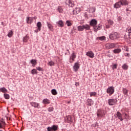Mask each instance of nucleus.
Masks as SVG:
<instances>
[{
    "mask_svg": "<svg viewBox=\"0 0 131 131\" xmlns=\"http://www.w3.org/2000/svg\"><path fill=\"white\" fill-rule=\"evenodd\" d=\"M31 63L32 64L33 66H34L35 65H36L37 62H36V60L35 59H32L31 60Z\"/></svg>",
    "mask_w": 131,
    "mask_h": 131,
    "instance_id": "27",
    "label": "nucleus"
},
{
    "mask_svg": "<svg viewBox=\"0 0 131 131\" xmlns=\"http://www.w3.org/2000/svg\"><path fill=\"white\" fill-rule=\"evenodd\" d=\"M70 101H69V102H68V104H70Z\"/></svg>",
    "mask_w": 131,
    "mask_h": 131,
    "instance_id": "57",
    "label": "nucleus"
},
{
    "mask_svg": "<svg viewBox=\"0 0 131 131\" xmlns=\"http://www.w3.org/2000/svg\"><path fill=\"white\" fill-rule=\"evenodd\" d=\"M33 19H34L35 20H36L37 19V17H36V16H35L33 17Z\"/></svg>",
    "mask_w": 131,
    "mask_h": 131,
    "instance_id": "55",
    "label": "nucleus"
},
{
    "mask_svg": "<svg viewBox=\"0 0 131 131\" xmlns=\"http://www.w3.org/2000/svg\"><path fill=\"white\" fill-rule=\"evenodd\" d=\"M37 28H38V31H40V29L41 28V23L40 22H38L37 24Z\"/></svg>",
    "mask_w": 131,
    "mask_h": 131,
    "instance_id": "23",
    "label": "nucleus"
},
{
    "mask_svg": "<svg viewBox=\"0 0 131 131\" xmlns=\"http://www.w3.org/2000/svg\"><path fill=\"white\" fill-rule=\"evenodd\" d=\"M72 15H77V14L78 13L77 12L76 9H75V10H73V11L72 12Z\"/></svg>",
    "mask_w": 131,
    "mask_h": 131,
    "instance_id": "43",
    "label": "nucleus"
},
{
    "mask_svg": "<svg viewBox=\"0 0 131 131\" xmlns=\"http://www.w3.org/2000/svg\"><path fill=\"white\" fill-rule=\"evenodd\" d=\"M106 93L108 94L110 96L114 93V87L110 86L106 90Z\"/></svg>",
    "mask_w": 131,
    "mask_h": 131,
    "instance_id": "4",
    "label": "nucleus"
},
{
    "mask_svg": "<svg viewBox=\"0 0 131 131\" xmlns=\"http://www.w3.org/2000/svg\"><path fill=\"white\" fill-rule=\"evenodd\" d=\"M47 130L48 131H53V128L52 127H48Z\"/></svg>",
    "mask_w": 131,
    "mask_h": 131,
    "instance_id": "47",
    "label": "nucleus"
},
{
    "mask_svg": "<svg viewBox=\"0 0 131 131\" xmlns=\"http://www.w3.org/2000/svg\"><path fill=\"white\" fill-rule=\"evenodd\" d=\"M121 52V49H116L113 50L114 54H119Z\"/></svg>",
    "mask_w": 131,
    "mask_h": 131,
    "instance_id": "21",
    "label": "nucleus"
},
{
    "mask_svg": "<svg viewBox=\"0 0 131 131\" xmlns=\"http://www.w3.org/2000/svg\"><path fill=\"white\" fill-rule=\"evenodd\" d=\"M124 51H125L126 52H129V49H128V48L127 46H125Z\"/></svg>",
    "mask_w": 131,
    "mask_h": 131,
    "instance_id": "48",
    "label": "nucleus"
},
{
    "mask_svg": "<svg viewBox=\"0 0 131 131\" xmlns=\"http://www.w3.org/2000/svg\"><path fill=\"white\" fill-rule=\"evenodd\" d=\"M75 58H76V54H75L74 51H73L71 56L70 57V60H72V61H70V63H72L75 60Z\"/></svg>",
    "mask_w": 131,
    "mask_h": 131,
    "instance_id": "7",
    "label": "nucleus"
},
{
    "mask_svg": "<svg viewBox=\"0 0 131 131\" xmlns=\"http://www.w3.org/2000/svg\"><path fill=\"white\" fill-rule=\"evenodd\" d=\"M122 69H123V70H127V69H128V66H127V64H126V63H124L122 67Z\"/></svg>",
    "mask_w": 131,
    "mask_h": 131,
    "instance_id": "22",
    "label": "nucleus"
},
{
    "mask_svg": "<svg viewBox=\"0 0 131 131\" xmlns=\"http://www.w3.org/2000/svg\"><path fill=\"white\" fill-rule=\"evenodd\" d=\"M2 25H4V22L2 23Z\"/></svg>",
    "mask_w": 131,
    "mask_h": 131,
    "instance_id": "56",
    "label": "nucleus"
},
{
    "mask_svg": "<svg viewBox=\"0 0 131 131\" xmlns=\"http://www.w3.org/2000/svg\"><path fill=\"white\" fill-rule=\"evenodd\" d=\"M94 28V30L95 32H97V31H98V30H100V29H101V26H95V27H93Z\"/></svg>",
    "mask_w": 131,
    "mask_h": 131,
    "instance_id": "20",
    "label": "nucleus"
},
{
    "mask_svg": "<svg viewBox=\"0 0 131 131\" xmlns=\"http://www.w3.org/2000/svg\"><path fill=\"white\" fill-rule=\"evenodd\" d=\"M48 65L52 67V66H55V62L53 61H51L48 63Z\"/></svg>",
    "mask_w": 131,
    "mask_h": 131,
    "instance_id": "33",
    "label": "nucleus"
},
{
    "mask_svg": "<svg viewBox=\"0 0 131 131\" xmlns=\"http://www.w3.org/2000/svg\"><path fill=\"white\" fill-rule=\"evenodd\" d=\"M116 47V44L114 43H107L105 44V48L107 50H110V49H114Z\"/></svg>",
    "mask_w": 131,
    "mask_h": 131,
    "instance_id": "2",
    "label": "nucleus"
},
{
    "mask_svg": "<svg viewBox=\"0 0 131 131\" xmlns=\"http://www.w3.org/2000/svg\"><path fill=\"white\" fill-rule=\"evenodd\" d=\"M0 128H3V125L2 124V123H0Z\"/></svg>",
    "mask_w": 131,
    "mask_h": 131,
    "instance_id": "53",
    "label": "nucleus"
},
{
    "mask_svg": "<svg viewBox=\"0 0 131 131\" xmlns=\"http://www.w3.org/2000/svg\"><path fill=\"white\" fill-rule=\"evenodd\" d=\"M42 102H43V104H45V105L47 104H50V100L47 98L44 99L43 100Z\"/></svg>",
    "mask_w": 131,
    "mask_h": 131,
    "instance_id": "25",
    "label": "nucleus"
},
{
    "mask_svg": "<svg viewBox=\"0 0 131 131\" xmlns=\"http://www.w3.org/2000/svg\"><path fill=\"white\" fill-rule=\"evenodd\" d=\"M30 104L31 106L34 107V108H38V106H39V103L36 102H31Z\"/></svg>",
    "mask_w": 131,
    "mask_h": 131,
    "instance_id": "14",
    "label": "nucleus"
},
{
    "mask_svg": "<svg viewBox=\"0 0 131 131\" xmlns=\"http://www.w3.org/2000/svg\"><path fill=\"white\" fill-rule=\"evenodd\" d=\"M90 95V97H95L97 95V92H91Z\"/></svg>",
    "mask_w": 131,
    "mask_h": 131,
    "instance_id": "36",
    "label": "nucleus"
},
{
    "mask_svg": "<svg viewBox=\"0 0 131 131\" xmlns=\"http://www.w3.org/2000/svg\"><path fill=\"white\" fill-rule=\"evenodd\" d=\"M87 106H92L94 104V101L92 99H88L86 102Z\"/></svg>",
    "mask_w": 131,
    "mask_h": 131,
    "instance_id": "11",
    "label": "nucleus"
},
{
    "mask_svg": "<svg viewBox=\"0 0 131 131\" xmlns=\"http://www.w3.org/2000/svg\"><path fill=\"white\" fill-rule=\"evenodd\" d=\"M66 24H67V26H72V23H71V21L69 20H67Z\"/></svg>",
    "mask_w": 131,
    "mask_h": 131,
    "instance_id": "39",
    "label": "nucleus"
},
{
    "mask_svg": "<svg viewBox=\"0 0 131 131\" xmlns=\"http://www.w3.org/2000/svg\"><path fill=\"white\" fill-rule=\"evenodd\" d=\"M28 39H29V37L27 35H26L24 38V42H27L28 41Z\"/></svg>",
    "mask_w": 131,
    "mask_h": 131,
    "instance_id": "32",
    "label": "nucleus"
},
{
    "mask_svg": "<svg viewBox=\"0 0 131 131\" xmlns=\"http://www.w3.org/2000/svg\"><path fill=\"white\" fill-rule=\"evenodd\" d=\"M52 130L53 131H57L58 130V126L56 125H53L52 126Z\"/></svg>",
    "mask_w": 131,
    "mask_h": 131,
    "instance_id": "28",
    "label": "nucleus"
},
{
    "mask_svg": "<svg viewBox=\"0 0 131 131\" xmlns=\"http://www.w3.org/2000/svg\"><path fill=\"white\" fill-rule=\"evenodd\" d=\"M128 9H126V11H128Z\"/></svg>",
    "mask_w": 131,
    "mask_h": 131,
    "instance_id": "59",
    "label": "nucleus"
},
{
    "mask_svg": "<svg viewBox=\"0 0 131 131\" xmlns=\"http://www.w3.org/2000/svg\"><path fill=\"white\" fill-rule=\"evenodd\" d=\"M77 28H78V31H83V30H84L83 25L79 26Z\"/></svg>",
    "mask_w": 131,
    "mask_h": 131,
    "instance_id": "24",
    "label": "nucleus"
},
{
    "mask_svg": "<svg viewBox=\"0 0 131 131\" xmlns=\"http://www.w3.org/2000/svg\"><path fill=\"white\" fill-rule=\"evenodd\" d=\"M56 24H58L59 27H63L64 26V23H63L62 20H59Z\"/></svg>",
    "mask_w": 131,
    "mask_h": 131,
    "instance_id": "15",
    "label": "nucleus"
},
{
    "mask_svg": "<svg viewBox=\"0 0 131 131\" xmlns=\"http://www.w3.org/2000/svg\"><path fill=\"white\" fill-rule=\"evenodd\" d=\"M110 38L112 40L118 39V38H119V34H118L117 32L112 33L110 34Z\"/></svg>",
    "mask_w": 131,
    "mask_h": 131,
    "instance_id": "1",
    "label": "nucleus"
},
{
    "mask_svg": "<svg viewBox=\"0 0 131 131\" xmlns=\"http://www.w3.org/2000/svg\"><path fill=\"white\" fill-rule=\"evenodd\" d=\"M59 13H63V8L61 6H58L57 9Z\"/></svg>",
    "mask_w": 131,
    "mask_h": 131,
    "instance_id": "30",
    "label": "nucleus"
},
{
    "mask_svg": "<svg viewBox=\"0 0 131 131\" xmlns=\"http://www.w3.org/2000/svg\"><path fill=\"white\" fill-rule=\"evenodd\" d=\"M113 21L111 20H108V24H110V25H113Z\"/></svg>",
    "mask_w": 131,
    "mask_h": 131,
    "instance_id": "49",
    "label": "nucleus"
},
{
    "mask_svg": "<svg viewBox=\"0 0 131 131\" xmlns=\"http://www.w3.org/2000/svg\"><path fill=\"white\" fill-rule=\"evenodd\" d=\"M117 103V100L116 99H109L108 100V104L111 106H112L113 105H115Z\"/></svg>",
    "mask_w": 131,
    "mask_h": 131,
    "instance_id": "8",
    "label": "nucleus"
},
{
    "mask_svg": "<svg viewBox=\"0 0 131 131\" xmlns=\"http://www.w3.org/2000/svg\"><path fill=\"white\" fill-rule=\"evenodd\" d=\"M0 123H1L2 125H6V122L3 118H2V121H0Z\"/></svg>",
    "mask_w": 131,
    "mask_h": 131,
    "instance_id": "38",
    "label": "nucleus"
},
{
    "mask_svg": "<svg viewBox=\"0 0 131 131\" xmlns=\"http://www.w3.org/2000/svg\"><path fill=\"white\" fill-rule=\"evenodd\" d=\"M37 70H38V71H43V70H42V68H40V67H36Z\"/></svg>",
    "mask_w": 131,
    "mask_h": 131,
    "instance_id": "44",
    "label": "nucleus"
},
{
    "mask_svg": "<svg viewBox=\"0 0 131 131\" xmlns=\"http://www.w3.org/2000/svg\"><path fill=\"white\" fill-rule=\"evenodd\" d=\"M4 97L5 99H7L8 100L10 99V95H9V94H5Z\"/></svg>",
    "mask_w": 131,
    "mask_h": 131,
    "instance_id": "42",
    "label": "nucleus"
},
{
    "mask_svg": "<svg viewBox=\"0 0 131 131\" xmlns=\"http://www.w3.org/2000/svg\"><path fill=\"white\" fill-rule=\"evenodd\" d=\"M0 91H1L2 93H7V92H8V90H7V89L5 88H1Z\"/></svg>",
    "mask_w": 131,
    "mask_h": 131,
    "instance_id": "34",
    "label": "nucleus"
},
{
    "mask_svg": "<svg viewBox=\"0 0 131 131\" xmlns=\"http://www.w3.org/2000/svg\"><path fill=\"white\" fill-rule=\"evenodd\" d=\"M79 67H80V64H79V62H76L75 63L73 68L74 71H75V72H77L78 69H79Z\"/></svg>",
    "mask_w": 131,
    "mask_h": 131,
    "instance_id": "6",
    "label": "nucleus"
},
{
    "mask_svg": "<svg viewBox=\"0 0 131 131\" xmlns=\"http://www.w3.org/2000/svg\"><path fill=\"white\" fill-rule=\"evenodd\" d=\"M120 2H121L122 6H126L127 5H128V2L126 0H120Z\"/></svg>",
    "mask_w": 131,
    "mask_h": 131,
    "instance_id": "18",
    "label": "nucleus"
},
{
    "mask_svg": "<svg viewBox=\"0 0 131 131\" xmlns=\"http://www.w3.org/2000/svg\"><path fill=\"white\" fill-rule=\"evenodd\" d=\"M67 52H69V50H67Z\"/></svg>",
    "mask_w": 131,
    "mask_h": 131,
    "instance_id": "58",
    "label": "nucleus"
},
{
    "mask_svg": "<svg viewBox=\"0 0 131 131\" xmlns=\"http://www.w3.org/2000/svg\"><path fill=\"white\" fill-rule=\"evenodd\" d=\"M31 73L34 75V74H37V71L36 69H33L31 71Z\"/></svg>",
    "mask_w": 131,
    "mask_h": 131,
    "instance_id": "35",
    "label": "nucleus"
},
{
    "mask_svg": "<svg viewBox=\"0 0 131 131\" xmlns=\"http://www.w3.org/2000/svg\"><path fill=\"white\" fill-rule=\"evenodd\" d=\"M97 23L98 21L97 20L93 19L90 21V25L91 26H93V27H95L96 26H97Z\"/></svg>",
    "mask_w": 131,
    "mask_h": 131,
    "instance_id": "9",
    "label": "nucleus"
},
{
    "mask_svg": "<svg viewBox=\"0 0 131 131\" xmlns=\"http://www.w3.org/2000/svg\"><path fill=\"white\" fill-rule=\"evenodd\" d=\"M128 32L129 33V34H130V33H131V28L129 29H128Z\"/></svg>",
    "mask_w": 131,
    "mask_h": 131,
    "instance_id": "51",
    "label": "nucleus"
},
{
    "mask_svg": "<svg viewBox=\"0 0 131 131\" xmlns=\"http://www.w3.org/2000/svg\"><path fill=\"white\" fill-rule=\"evenodd\" d=\"M66 5H69V7H71V8H73L74 7V2L71 1V0H68L66 2Z\"/></svg>",
    "mask_w": 131,
    "mask_h": 131,
    "instance_id": "5",
    "label": "nucleus"
},
{
    "mask_svg": "<svg viewBox=\"0 0 131 131\" xmlns=\"http://www.w3.org/2000/svg\"><path fill=\"white\" fill-rule=\"evenodd\" d=\"M66 118L67 122H72V121H73L71 116H68L66 117Z\"/></svg>",
    "mask_w": 131,
    "mask_h": 131,
    "instance_id": "19",
    "label": "nucleus"
},
{
    "mask_svg": "<svg viewBox=\"0 0 131 131\" xmlns=\"http://www.w3.org/2000/svg\"><path fill=\"white\" fill-rule=\"evenodd\" d=\"M127 116V114H124V117H125V118H126Z\"/></svg>",
    "mask_w": 131,
    "mask_h": 131,
    "instance_id": "54",
    "label": "nucleus"
},
{
    "mask_svg": "<svg viewBox=\"0 0 131 131\" xmlns=\"http://www.w3.org/2000/svg\"><path fill=\"white\" fill-rule=\"evenodd\" d=\"M105 38L106 37L105 36H101L97 38L99 40H105Z\"/></svg>",
    "mask_w": 131,
    "mask_h": 131,
    "instance_id": "37",
    "label": "nucleus"
},
{
    "mask_svg": "<svg viewBox=\"0 0 131 131\" xmlns=\"http://www.w3.org/2000/svg\"><path fill=\"white\" fill-rule=\"evenodd\" d=\"M47 23L49 29H50L51 31H53V30H54V26H53L51 23L47 22Z\"/></svg>",
    "mask_w": 131,
    "mask_h": 131,
    "instance_id": "13",
    "label": "nucleus"
},
{
    "mask_svg": "<svg viewBox=\"0 0 131 131\" xmlns=\"http://www.w3.org/2000/svg\"><path fill=\"white\" fill-rule=\"evenodd\" d=\"M117 116L119 118V119L120 120V121H122L123 119H122V115H121V113L120 112H118L117 113Z\"/></svg>",
    "mask_w": 131,
    "mask_h": 131,
    "instance_id": "16",
    "label": "nucleus"
},
{
    "mask_svg": "<svg viewBox=\"0 0 131 131\" xmlns=\"http://www.w3.org/2000/svg\"><path fill=\"white\" fill-rule=\"evenodd\" d=\"M48 111H49V112H52V111H54V107H49L48 108Z\"/></svg>",
    "mask_w": 131,
    "mask_h": 131,
    "instance_id": "45",
    "label": "nucleus"
},
{
    "mask_svg": "<svg viewBox=\"0 0 131 131\" xmlns=\"http://www.w3.org/2000/svg\"><path fill=\"white\" fill-rule=\"evenodd\" d=\"M125 56L126 57H128V56H129V53H125Z\"/></svg>",
    "mask_w": 131,
    "mask_h": 131,
    "instance_id": "52",
    "label": "nucleus"
},
{
    "mask_svg": "<svg viewBox=\"0 0 131 131\" xmlns=\"http://www.w3.org/2000/svg\"><path fill=\"white\" fill-rule=\"evenodd\" d=\"M122 6V3H121L120 1L117 2L115 5H114V8H116V9H119Z\"/></svg>",
    "mask_w": 131,
    "mask_h": 131,
    "instance_id": "12",
    "label": "nucleus"
},
{
    "mask_svg": "<svg viewBox=\"0 0 131 131\" xmlns=\"http://www.w3.org/2000/svg\"><path fill=\"white\" fill-rule=\"evenodd\" d=\"M91 10H92V13H94V12H95L96 11V8L95 7H92V8H91Z\"/></svg>",
    "mask_w": 131,
    "mask_h": 131,
    "instance_id": "46",
    "label": "nucleus"
},
{
    "mask_svg": "<svg viewBox=\"0 0 131 131\" xmlns=\"http://www.w3.org/2000/svg\"><path fill=\"white\" fill-rule=\"evenodd\" d=\"M117 68V64H115L113 66V69H116Z\"/></svg>",
    "mask_w": 131,
    "mask_h": 131,
    "instance_id": "50",
    "label": "nucleus"
},
{
    "mask_svg": "<svg viewBox=\"0 0 131 131\" xmlns=\"http://www.w3.org/2000/svg\"><path fill=\"white\" fill-rule=\"evenodd\" d=\"M75 10H76L77 13L78 14L80 12V11H81V9H80V8L79 7H76L75 8Z\"/></svg>",
    "mask_w": 131,
    "mask_h": 131,
    "instance_id": "41",
    "label": "nucleus"
},
{
    "mask_svg": "<svg viewBox=\"0 0 131 131\" xmlns=\"http://www.w3.org/2000/svg\"><path fill=\"white\" fill-rule=\"evenodd\" d=\"M123 93L124 95H127V94L128 93V90H127L125 88H123Z\"/></svg>",
    "mask_w": 131,
    "mask_h": 131,
    "instance_id": "31",
    "label": "nucleus"
},
{
    "mask_svg": "<svg viewBox=\"0 0 131 131\" xmlns=\"http://www.w3.org/2000/svg\"><path fill=\"white\" fill-rule=\"evenodd\" d=\"M97 115L98 117H104L105 116V112L103 110L99 109L97 111Z\"/></svg>",
    "mask_w": 131,
    "mask_h": 131,
    "instance_id": "3",
    "label": "nucleus"
},
{
    "mask_svg": "<svg viewBox=\"0 0 131 131\" xmlns=\"http://www.w3.org/2000/svg\"><path fill=\"white\" fill-rule=\"evenodd\" d=\"M8 37H12L13 36V31H10L8 34Z\"/></svg>",
    "mask_w": 131,
    "mask_h": 131,
    "instance_id": "40",
    "label": "nucleus"
},
{
    "mask_svg": "<svg viewBox=\"0 0 131 131\" xmlns=\"http://www.w3.org/2000/svg\"><path fill=\"white\" fill-rule=\"evenodd\" d=\"M51 93H52V95H53L54 96H56V95H57V94H58V93L57 92V91L55 89L52 90Z\"/></svg>",
    "mask_w": 131,
    "mask_h": 131,
    "instance_id": "29",
    "label": "nucleus"
},
{
    "mask_svg": "<svg viewBox=\"0 0 131 131\" xmlns=\"http://www.w3.org/2000/svg\"><path fill=\"white\" fill-rule=\"evenodd\" d=\"M27 21L28 24H31V23L33 22V17H27Z\"/></svg>",
    "mask_w": 131,
    "mask_h": 131,
    "instance_id": "17",
    "label": "nucleus"
},
{
    "mask_svg": "<svg viewBox=\"0 0 131 131\" xmlns=\"http://www.w3.org/2000/svg\"><path fill=\"white\" fill-rule=\"evenodd\" d=\"M83 26L84 27V29H85V30H90V29H91V26H90V25H85Z\"/></svg>",
    "mask_w": 131,
    "mask_h": 131,
    "instance_id": "26",
    "label": "nucleus"
},
{
    "mask_svg": "<svg viewBox=\"0 0 131 131\" xmlns=\"http://www.w3.org/2000/svg\"><path fill=\"white\" fill-rule=\"evenodd\" d=\"M86 55L88 57H90V58H94L95 57V54L93 52V51H88L86 52Z\"/></svg>",
    "mask_w": 131,
    "mask_h": 131,
    "instance_id": "10",
    "label": "nucleus"
}]
</instances>
